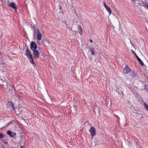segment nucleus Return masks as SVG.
<instances>
[{
  "instance_id": "393cba45",
  "label": "nucleus",
  "mask_w": 148,
  "mask_h": 148,
  "mask_svg": "<svg viewBox=\"0 0 148 148\" xmlns=\"http://www.w3.org/2000/svg\"><path fill=\"white\" fill-rule=\"evenodd\" d=\"M90 42H92V41L91 40H90Z\"/></svg>"
},
{
  "instance_id": "9d476101",
  "label": "nucleus",
  "mask_w": 148,
  "mask_h": 148,
  "mask_svg": "<svg viewBox=\"0 0 148 148\" xmlns=\"http://www.w3.org/2000/svg\"><path fill=\"white\" fill-rule=\"evenodd\" d=\"M7 134L8 135L11 137H14L16 135V134L14 133H12L11 131L9 130L7 132Z\"/></svg>"
},
{
  "instance_id": "f8f14e48",
  "label": "nucleus",
  "mask_w": 148,
  "mask_h": 148,
  "mask_svg": "<svg viewBox=\"0 0 148 148\" xmlns=\"http://www.w3.org/2000/svg\"><path fill=\"white\" fill-rule=\"evenodd\" d=\"M28 58L29 59L30 62L31 63H32V64H34V62L33 60V59L32 56L30 57H29Z\"/></svg>"
},
{
  "instance_id": "4468645a",
  "label": "nucleus",
  "mask_w": 148,
  "mask_h": 148,
  "mask_svg": "<svg viewBox=\"0 0 148 148\" xmlns=\"http://www.w3.org/2000/svg\"><path fill=\"white\" fill-rule=\"evenodd\" d=\"M106 9V10L108 12L109 14H111L112 11L111 9L109 7H108Z\"/></svg>"
},
{
  "instance_id": "f03ea898",
  "label": "nucleus",
  "mask_w": 148,
  "mask_h": 148,
  "mask_svg": "<svg viewBox=\"0 0 148 148\" xmlns=\"http://www.w3.org/2000/svg\"><path fill=\"white\" fill-rule=\"evenodd\" d=\"M89 132L91 136V138H92L93 137L96 135V129L94 127H92L90 128Z\"/></svg>"
},
{
  "instance_id": "412c9836",
  "label": "nucleus",
  "mask_w": 148,
  "mask_h": 148,
  "mask_svg": "<svg viewBox=\"0 0 148 148\" xmlns=\"http://www.w3.org/2000/svg\"><path fill=\"white\" fill-rule=\"evenodd\" d=\"M137 58L138 60L139 59H140V58H139V57H138V56L137 55H136L135 56Z\"/></svg>"
},
{
  "instance_id": "20e7f679",
  "label": "nucleus",
  "mask_w": 148,
  "mask_h": 148,
  "mask_svg": "<svg viewBox=\"0 0 148 148\" xmlns=\"http://www.w3.org/2000/svg\"><path fill=\"white\" fill-rule=\"evenodd\" d=\"M131 71V70L130 68L127 65H126L125 66V68L123 69V72L126 74H128L130 73Z\"/></svg>"
},
{
  "instance_id": "2eb2a0df",
  "label": "nucleus",
  "mask_w": 148,
  "mask_h": 148,
  "mask_svg": "<svg viewBox=\"0 0 148 148\" xmlns=\"http://www.w3.org/2000/svg\"><path fill=\"white\" fill-rule=\"evenodd\" d=\"M90 50L91 53V54L92 55H94V49L91 48L90 49Z\"/></svg>"
},
{
  "instance_id": "6e6552de",
  "label": "nucleus",
  "mask_w": 148,
  "mask_h": 148,
  "mask_svg": "<svg viewBox=\"0 0 148 148\" xmlns=\"http://www.w3.org/2000/svg\"><path fill=\"white\" fill-rule=\"evenodd\" d=\"M129 75L130 78L132 79L135 77L136 75L135 71H133L130 73Z\"/></svg>"
},
{
  "instance_id": "b1692460",
  "label": "nucleus",
  "mask_w": 148,
  "mask_h": 148,
  "mask_svg": "<svg viewBox=\"0 0 148 148\" xmlns=\"http://www.w3.org/2000/svg\"><path fill=\"white\" fill-rule=\"evenodd\" d=\"M20 148H24V147L23 146H21Z\"/></svg>"
},
{
  "instance_id": "dca6fc26",
  "label": "nucleus",
  "mask_w": 148,
  "mask_h": 148,
  "mask_svg": "<svg viewBox=\"0 0 148 148\" xmlns=\"http://www.w3.org/2000/svg\"><path fill=\"white\" fill-rule=\"evenodd\" d=\"M4 136L1 133H0V139L3 138Z\"/></svg>"
},
{
  "instance_id": "0eeeda50",
  "label": "nucleus",
  "mask_w": 148,
  "mask_h": 148,
  "mask_svg": "<svg viewBox=\"0 0 148 148\" xmlns=\"http://www.w3.org/2000/svg\"><path fill=\"white\" fill-rule=\"evenodd\" d=\"M6 105L9 107H12L13 110L14 109V105L12 102L8 101Z\"/></svg>"
},
{
  "instance_id": "1a4fd4ad",
  "label": "nucleus",
  "mask_w": 148,
  "mask_h": 148,
  "mask_svg": "<svg viewBox=\"0 0 148 148\" xmlns=\"http://www.w3.org/2000/svg\"><path fill=\"white\" fill-rule=\"evenodd\" d=\"M8 5L9 6L12 8L14 10L15 9L16 10L17 8L16 4L14 2L10 3Z\"/></svg>"
},
{
  "instance_id": "f257e3e1",
  "label": "nucleus",
  "mask_w": 148,
  "mask_h": 148,
  "mask_svg": "<svg viewBox=\"0 0 148 148\" xmlns=\"http://www.w3.org/2000/svg\"><path fill=\"white\" fill-rule=\"evenodd\" d=\"M33 35L34 36H36V38L38 40H40L41 39L42 35L39 29H35V28H34ZM37 42V43L38 44L39 43H40V42L39 41H38Z\"/></svg>"
},
{
  "instance_id": "39448f33",
  "label": "nucleus",
  "mask_w": 148,
  "mask_h": 148,
  "mask_svg": "<svg viewBox=\"0 0 148 148\" xmlns=\"http://www.w3.org/2000/svg\"><path fill=\"white\" fill-rule=\"evenodd\" d=\"M33 54L35 58H38L40 56L39 53L38 51L36 49L33 50Z\"/></svg>"
},
{
  "instance_id": "6ab92c4d",
  "label": "nucleus",
  "mask_w": 148,
  "mask_h": 148,
  "mask_svg": "<svg viewBox=\"0 0 148 148\" xmlns=\"http://www.w3.org/2000/svg\"><path fill=\"white\" fill-rule=\"evenodd\" d=\"M12 121H10V122H9L7 124V125H11L12 124Z\"/></svg>"
},
{
  "instance_id": "9b49d317",
  "label": "nucleus",
  "mask_w": 148,
  "mask_h": 148,
  "mask_svg": "<svg viewBox=\"0 0 148 148\" xmlns=\"http://www.w3.org/2000/svg\"><path fill=\"white\" fill-rule=\"evenodd\" d=\"M78 29L79 31V33L81 35H82V30L81 26H78Z\"/></svg>"
},
{
  "instance_id": "aec40b11",
  "label": "nucleus",
  "mask_w": 148,
  "mask_h": 148,
  "mask_svg": "<svg viewBox=\"0 0 148 148\" xmlns=\"http://www.w3.org/2000/svg\"><path fill=\"white\" fill-rule=\"evenodd\" d=\"M144 7L148 9V4H147V5H145L144 6Z\"/></svg>"
},
{
  "instance_id": "a211bd4d",
  "label": "nucleus",
  "mask_w": 148,
  "mask_h": 148,
  "mask_svg": "<svg viewBox=\"0 0 148 148\" xmlns=\"http://www.w3.org/2000/svg\"><path fill=\"white\" fill-rule=\"evenodd\" d=\"M104 6L105 8H106V9L108 7L106 5L105 2L104 3Z\"/></svg>"
},
{
  "instance_id": "ddd939ff",
  "label": "nucleus",
  "mask_w": 148,
  "mask_h": 148,
  "mask_svg": "<svg viewBox=\"0 0 148 148\" xmlns=\"http://www.w3.org/2000/svg\"><path fill=\"white\" fill-rule=\"evenodd\" d=\"M138 61L142 66H143L144 65V63L140 59H139Z\"/></svg>"
},
{
  "instance_id": "7ed1b4c3",
  "label": "nucleus",
  "mask_w": 148,
  "mask_h": 148,
  "mask_svg": "<svg viewBox=\"0 0 148 148\" xmlns=\"http://www.w3.org/2000/svg\"><path fill=\"white\" fill-rule=\"evenodd\" d=\"M30 48L33 51L36 50L37 48V45L34 42H31Z\"/></svg>"
},
{
  "instance_id": "4be33fe9",
  "label": "nucleus",
  "mask_w": 148,
  "mask_h": 148,
  "mask_svg": "<svg viewBox=\"0 0 148 148\" xmlns=\"http://www.w3.org/2000/svg\"><path fill=\"white\" fill-rule=\"evenodd\" d=\"M59 9L60 10H62V7L61 6H60Z\"/></svg>"
},
{
  "instance_id": "423d86ee",
  "label": "nucleus",
  "mask_w": 148,
  "mask_h": 148,
  "mask_svg": "<svg viewBox=\"0 0 148 148\" xmlns=\"http://www.w3.org/2000/svg\"><path fill=\"white\" fill-rule=\"evenodd\" d=\"M25 55L28 58L32 56L29 49L28 48L26 49Z\"/></svg>"
},
{
  "instance_id": "f3484780",
  "label": "nucleus",
  "mask_w": 148,
  "mask_h": 148,
  "mask_svg": "<svg viewBox=\"0 0 148 148\" xmlns=\"http://www.w3.org/2000/svg\"><path fill=\"white\" fill-rule=\"evenodd\" d=\"M144 106L146 110H148V106H147L146 104H145Z\"/></svg>"
},
{
  "instance_id": "5701e85b",
  "label": "nucleus",
  "mask_w": 148,
  "mask_h": 148,
  "mask_svg": "<svg viewBox=\"0 0 148 148\" xmlns=\"http://www.w3.org/2000/svg\"><path fill=\"white\" fill-rule=\"evenodd\" d=\"M132 52L134 54L135 56H136V55H137V54L134 51H133V50H132Z\"/></svg>"
}]
</instances>
